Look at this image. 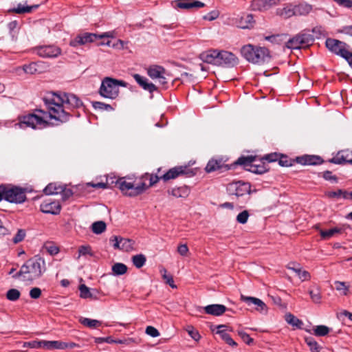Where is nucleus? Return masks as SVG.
I'll return each instance as SVG.
<instances>
[{
    "instance_id": "62",
    "label": "nucleus",
    "mask_w": 352,
    "mask_h": 352,
    "mask_svg": "<svg viewBox=\"0 0 352 352\" xmlns=\"http://www.w3.org/2000/svg\"><path fill=\"white\" fill-rule=\"evenodd\" d=\"M41 295V290L38 287H34L30 291V296L33 299L38 298Z\"/></svg>"
},
{
    "instance_id": "1",
    "label": "nucleus",
    "mask_w": 352,
    "mask_h": 352,
    "mask_svg": "<svg viewBox=\"0 0 352 352\" xmlns=\"http://www.w3.org/2000/svg\"><path fill=\"white\" fill-rule=\"evenodd\" d=\"M47 111L35 109L32 113L20 116L16 124L21 129L31 128L41 129L50 125V120H55L60 122H67L71 111L82 105L81 100L72 94L64 92L53 93L46 100Z\"/></svg>"
},
{
    "instance_id": "3",
    "label": "nucleus",
    "mask_w": 352,
    "mask_h": 352,
    "mask_svg": "<svg viewBox=\"0 0 352 352\" xmlns=\"http://www.w3.org/2000/svg\"><path fill=\"white\" fill-rule=\"evenodd\" d=\"M241 53L248 62L254 64L261 65L268 62L271 58L268 49L264 47L254 46L252 44L243 46Z\"/></svg>"
},
{
    "instance_id": "33",
    "label": "nucleus",
    "mask_w": 352,
    "mask_h": 352,
    "mask_svg": "<svg viewBox=\"0 0 352 352\" xmlns=\"http://www.w3.org/2000/svg\"><path fill=\"white\" fill-rule=\"evenodd\" d=\"M306 344L309 346L311 352H320L321 346L318 343L311 337H307L305 339Z\"/></svg>"
},
{
    "instance_id": "38",
    "label": "nucleus",
    "mask_w": 352,
    "mask_h": 352,
    "mask_svg": "<svg viewBox=\"0 0 352 352\" xmlns=\"http://www.w3.org/2000/svg\"><path fill=\"white\" fill-rule=\"evenodd\" d=\"M43 251H45L50 255H56L58 253V248L52 242H47L43 245Z\"/></svg>"
},
{
    "instance_id": "30",
    "label": "nucleus",
    "mask_w": 352,
    "mask_h": 352,
    "mask_svg": "<svg viewBox=\"0 0 352 352\" xmlns=\"http://www.w3.org/2000/svg\"><path fill=\"white\" fill-rule=\"evenodd\" d=\"M343 230L341 228L335 227L327 230H320V234L322 239L328 240L338 234H341Z\"/></svg>"
},
{
    "instance_id": "4",
    "label": "nucleus",
    "mask_w": 352,
    "mask_h": 352,
    "mask_svg": "<svg viewBox=\"0 0 352 352\" xmlns=\"http://www.w3.org/2000/svg\"><path fill=\"white\" fill-rule=\"evenodd\" d=\"M116 185L124 195L129 197L141 195L147 189L146 184L144 181H139V179L133 181L129 177L118 179Z\"/></svg>"
},
{
    "instance_id": "23",
    "label": "nucleus",
    "mask_w": 352,
    "mask_h": 352,
    "mask_svg": "<svg viewBox=\"0 0 352 352\" xmlns=\"http://www.w3.org/2000/svg\"><path fill=\"white\" fill-rule=\"evenodd\" d=\"M253 16L250 14H243L240 17L236 19V26L241 29H248L253 26L254 24Z\"/></svg>"
},
{
    "instance_id": "2",
    "label": "nucleus",
    "mask_w": 352,
    "mask_h": 352,
    "mask_svg": "<svg viewBox=\"0 0 352 352\" xmlns=\"http://www.w3.org/2000/svg\"><path fill=\"white\" fill-rule=\"evenodd\" d=\"M45 271V263L41 257L34 256L28 260L14 278L22 276L24 280H34L40 278Z\"/></svg>"
},
{
    "instance_id": "46",
    "label": "nucleus",
    "mask_w": 352,
    "mask_h": 352,
    "mask_svg": "<svg viewBox=\"0 0 352 352\" xmlns=\"http://www.w3.org/2000/svg\"><path fill=\"white\" fill-rule=\"evenodd\" d=\"M80 296L82 298H92L93 296L90 289L85 285L82 284L79 286Z\"/></svg>"
},
{
    "instance_id": "50",
    "label": "nucleus",
    "mask_w": 352,
    "mask_h": 352,
    "mask_svg": "<svg viewBox=\"0 0 352 352\" xmlns=\"http://www.w3.org/2000/svg\"><path fill=\"white\" fill-rule=\"evenodd\" d=\"M23 69L26 74H35L37 72L36 64L34 63H32L29 65H25L23 67Z\"/></svg>"
},
{
    "instance_id": "32",
    "label": "nucleus",
    "mask_w": 352,
    "mask_h": 352,
    "mask_svg": "<svg viewBox=\"0 0 352 352\" xmlns=\"http://www.w3.org/2000/svg\"><path fill=\"white\" fill-rule=\"evenodd\" d=\"M160 179V177L156 175L146 173L143 175L140 178H139V181H144L145 182L146 180H148L149 185H146L148 188V187L157 184Z\"/></svg>"
},
{
    "instance_id": "54",
    "label": "nucleus",
    "mask_w": 352,
    "mask_h": 352,
    "mask_svg": "<svg viewBox=\"0 0 352 352\" xmlns=\"http://www.w3.org/2000/svg\"><path fill=\"white\" fill-rule=\"evenodd\" d=\"M25 236V232L23 230H19L12 241L14 243L16 244L21 241H22Z\"/></svg>"
},
{
    "instance_id": "7",
    "label": "nucleus",
    "mask_w": 352,
    "mask_h": 352,
    "mask_svg": "<svg viewBox=\"0 0 352 352\" xmlns=\"http://www.w3.org/2000/svg\"><path fill=\"white\" fill-rule=\"evenodd\" d=\"M4 193V199L16 204H21L25 201L26 199L25 191L18 187L6 186L1 188Z\"/></svg>"
},
{
    "instance_id": "55",
    "label": "nucleus",
    "mask_w": 352,
    "mask_h": 352,
    "mask_svg": "<svg viewBox=\"0 0 352 352\" xmlns=\"http://www.w3.org/2000/svg\"><path fill=\"white\" fill-rule=\"evenodd\" d=\"M219 16V12L218 10H212L208 13L207 14H206L205 16H204V19L211 21L217 19Z\"/></svg>"
},
{
    "instance_id": "61",
    "label": "nucleus",
    "mask_w": 352,
    "mask_h": 352,
    "mask_svg": "<svg viewBox=\"0 0 352 352\" xmlns=\"http://www.w3.org/2000/svg\"><path fill=\"white\" fill-rule=\"evenodd\" d=\"M333 1L341 7L346 8H352V0H333Z\"/></svg>"
},
{
    "instance_id": "14",
    "label": "nucleus",
    "mask_w": 352,
    "mask_h": 352,
    "mask_svg": "<svg viewBox=\"0 0 352 352\" xmlns=\"http://www.w3.org/2000/svg\"><path fill=\"white\" fill-rule=\"evenodd\" d=\"M238 58L232 52L219 51L218 66L233 67L238 64Z\"/></svg>"
},
{
    "instance_id": "26",
    "label": "nucleus",
    "mask_w": 352,
    "mask_h": 352,
    "mask_svg": "<svg viewBox=\"0 0 352 352\" xmlns=\"http://www.w3.org/2000/svg\"><path fill=\"white\" fill-rule=\"evenodd\" d=\"M190 188L186 186L175 187L168 190V193L176 198H186L190 194Z\"/></svg>"
},
{
    "instance_id": "45",
    "label": "nucleus",
    "mask_w": 352,
    "mask_h": 352,
    "mask_svg": "<svg viewBox=\"0 0 352 352\" xmlns=\"http://www.w3.org/2000/svg\"><path fill=\"white\" fill-rule=\"evenodd\" d=\"M21 296L20 292L16 289H10L6 293V298L10 301L17 300Z\"/></svg>"
},
{
    "instance_id": "60",
    "label": "nucleus",
    "mask_w": 352,
    "mask_h": 352,
    "mask_svg": "<svg viewBox=\"0 0 352 352\" xmlns=\"http://www.w3.org/2000/svg\"><path fill=\"white\" fill-rule=\"evenodd\" d=\"M188 248L186 244H181L177 247V252L182 256H186L188 253Z\"/></svg>"
},
{
    "instance_id": "57",
    "label": "nucleus",
    "mask_w": 352,
    "mask_h": 352,
    "mask_svg": "<svg viewBox=\"0 0 352 352\" xmlns=\"http://www.w3.org/2000/svg\"><path fill=\"white\" fill-rule=\"evenodd\" d=\"M238 334L246 344L250 345L251 343L253 342V339L251 338L247 333L243 331H239Z\"/></svg>"
},
{
    "instance_id": "58",
    "label": "nucleus",
    "mask_w": 352,
    "mask_h": 352,
    "mask_svg": "<svg viewBox=\"0 0 352 352\" xmlns=\"http://www.w3.org/2000/svg\"><path fill=\"white\" fill-rule=\"evenodd\" d=\"M23 348L30 347V348H33V349H40L41 348L40 341L34 340V341H31V342H24L23 344Z\"/></svg>"
},
{
    "instance_id": "51",
    "label": "nucleus",
    "mask_w": 352,
    "mask_h": 352,
    "mask_svg": "<svg viewBox=\"0 0 352 352\" xmlns=\"http://www.w3.org/2000/svg\"><path fill=\"white\" fill-rule=\"evenodd\" d=\"M93 107L96 109L110 111L112 110V107L109 104H107L102 102H94Z\"/></svg>"
},
{
    "instance_id": "22",
    "label": "nucleus",
    "mask_w": 352,
    "mask_h": 352,
    "mask_svg": "<svg viewBox=\"0 0 352 352\" xmlns=\"http://www.w3.org/2000/svg\"><path fill=\"white\" fill-rule=\"evenodd\" d=\"M228 170L229 167L228 165L224 164L222 159H211L207 164L205 170L207 173H211L218 170Z\"/></svg>"
},
{
    "instance_id": "63",
    "label": "nucleus",
    "mask_w": 352,
    "mask_h": 352,
    "mask_svg": "<svg viewBox=\"0 0 352 352\" xmlns=\"http://www.w3.org/2000/svg\"><path fill=\"white\" fill-rule=\"evenodd\" d=\"M278 154L276 153H270L265 155L263 158L262 160H265L268 162H273L278 160Z\"/></svg>"
},
{
    "instance_id": "28",
    "label": "nucleus",
    "mask_w": 352,
    "mask_h": 352,
    "mask_svg": "<svg viewBox=\"0 0 352 352\" xmlns=\"http://www.w3.org/2000/svg\"><path fill=\"white\" fill-rule=\"evenodd\" d=\"M297 162L302 165H317L322 163V160L318 156L305 155L298 157Z\"/></svg>"
},
{
    "instance_id": "27",
    "label": "nucleus",
    "mask_w": 352,
    "mask_h": 352,
    "mask_svg": "<svg viewBox=\"0 0 352 352\" xmlns=\"http://www.w3.org/2000/svg\"><path fill=\"white\" fill-rule=\"evenodd\" d=\"M294 9V5L285 4L283 8L276 9V13L284 19H288L295 15Z\"/></svg>"
},
{
    "instance_id": "43",
    "label": "nucleus",
    "mask_w": 352,
    "mask_h": 352,
    "mask_svg": "<svg viewBox=\"0 0 352 352\" xmlns=\"http://www.w3.org/2000/svg\"><path fill=\"white\" fill-rule=\"evenodd\" d=\"M329 332V328L324 325H318L314 329V333L316 336H324Z\"/></svg>"
},
{
    "instance_id": "10",
    "label": "nucleus",
    "mask_w": 352,
    "mask_h": 352,
    "mask_svg": "<svg viewBox=\"0 0 352 352\" xmlns=\"http://www.w3.org/2000/svg\"><path fill=\"white\" fill-rule=\"evenodd\" d=\"M251 186L248 182L241 181L234 182L229 184L227 186V190L230 195L241 197L246 194H250Z\"/></svg>"
},
{
    "instance_id": "41",
    "label": "nucleus",
    "mask_w": 352,
    "mask_h": 352,
    "mask_svg": "<svg viewBox=\"0 0 352 352\" xmlns=\"http://www.w3.org/2000/svg\"><path fill=\"white\" fill-rule=\"evenodd\" d=\"M94 233L99 234L106 230V223L102 221L94 222L91 226Z\"/></svg>"
},
{
    "instance_id": "34",
    "label": "nucleus",
    "mask_w": 352,
    "mask_h": 352,
    "mask_svg": "<svg viewBox=\"0 0 352 352\" xmlns=\"http://www.w3.org/2000/svg\"><path fill=\"white\" fill-rule=\"evenodd\" d=\"M127 271V267L121 263H117L112 266L113 274L116 276L123 275Z\"/></svg>"
},
{
    "instance_id": "17",
    "label": "nucleus",
    "mask_w": 352,
    "mask_h": 352,
    "mask_svg": "<svg viewBox=\"0 0 352 352\" xmlns=\"http://www.w3.org/2000/svg\"><path fill=\"white\" fill-rule=\"evenodd\" d=\"M241 300L246 302L248 305H250L252 304L256 306L255 309L257 311H259L261 313H266L267 311V305L264 302H263L259 298L251 296H245L241 294Z\"/></svg>"
},
{
    "instance_id": "20",
    "label": "nucleus",
    "mask_w": 352,
    "mask_h": 352,
    "mask_svg": "<svg viewBox=\"0 0 352 352\" xmlns=\"http://www.w3.org/2000/svg\"><path fill=\"white\" fill-rule=\"evenodd\" d=\"M133 77L136 82L144 90L148 91L150 93H153L157 90L156 85L153 82H150L146 78L138 74H133Z\"/></svg>"
},
{
    "instance_id": "15",
    "label": "nucleus",
    "mask_w": 352,
    "mask_h": 352,
    "mask_svg": "<svg viewBox=\"0 0 352 352\" xmlns=\"http://www.w3.org/2000/svg\"><path fill=\"white\" fill-rule=\"evenodd\" d=\"M96 39H98L97 34L85 32L78 34L74 38L72 39L69 45L72 47H77L88 43H92Z\"/></svg>"
},
{
    "instance_id": "64",
    "label": "nucleus",
    "mask_w": 352,
    "mask_h": 352,
    "mask_svg": "<svg viewBox=\"0 0 352 352\" xmlns=\"http://www.w3.org/2000/svg\"><path fill=\"white\" fill-rule=\"evenodd\" d=\"M298 276L299 278H300L302 281L309 280L311 277L309 273L305 270H300L298 272Z\"/></svg>"
},
{
    "instance_id": "25",
    "label": "nucleus",
    "mask_w": 352,
    "mask_h": 352,
    "mask_svg": "<svg viewBox=\"0 0 352 352\" xmlns=\"http://www.w3.org/2000/svg\"><path fill=\"white\" fill-rule=\"evenodd\" d=\"M204 309L208 314L219 316L226 312L227 308L223 305L213 304L206 306Z\"/></svg>"
},
{
    "instance_id": "19",
    "label": "nucleus",
    "mask_w": 352,
    "mask_h": 352,
    "mask_svg": "<svg viewBox=\"0 0 352 352\" xmlns=\"http://www.w3.org/2000/svg\"><path fill=\"white\" fill-rule=\"evenodd\" d=\"M204 6V3L197 0H177L175 1V6L180 9H198Z\"/></svg>"
},
{
    "instance_id": "8",
    "label": "nucleus",
    "mask_w": 352,
    "mask_h": 352,
    "mask_svg": "<svg viewBox=\"0 0 352 352\" xmlns=\"http://www.w3.org/2000/svg\"><path fill=\"white\" fill-rule=\"evenodd\" d=\"M252 157H241L235 162L236 164L243 166L252 173L256 174H263L267 171L264 162L261 161L259 164H254Z\"/></svg>"
},
{
    "instance_id": "9",
    "label": "nucleus",
    "mask_w": 352,
    "mask_h": 352,
    "mask_svg": "<svg viewBox=\"0 0 352 352\" xmlns=\"http://www.w3.org/2000/svg\"><path fill=\"white\" fill-rule=\"evenodd\" d=\"M325 44L329 51L342 58H344L349 52V46L345 43L337 39L327 38Z\"/></svg>"
},
{
    "instance_id": "11",
    "label": "nucleus",
    "mask_w": 352,
    "mask_h": 352,
    "mask_svg": "<svg viewBox=\"0 0 352 352\" xmlns=\"http://www.w3.org/2000/svg\"><path fill=\"white\" fill-rule=\"evenodd\" d=\"M37 55L42 58H53L61 54V49L54 45L38 46L35 48Z\"/></svg>"
},
{
    "instance_id": "16",
    "label": "nucleus",
    "mask_w": 352,
    "mask_h": 352,
    "mask_svg": "<svg viewBox=\"0 0 352 352\" xmlns=\"http://www.w3.org/2000/svg\"><path fill=\"white\" fill-rule=\"evenodd\" d=\"M310 41L309 36L307 34H298L289 39L286 44L288 48L300 49L304 45H308Z\"/></svg>"
},
{
    "instance_id": "31",
    "label": "nucleus",
    "mask_w": 352,
    "mask_h": 352,
    "mask_svg": "<svg viewBox=\"0 0 352 352\" xmlns=\"http://www.w3.org/2000/svg\"><path fill=\"white\" fill-rule=\"evenodd\" d=\"M295 15H307L312 10V6L306 3L294 5Z\"/></svg>"
},
{
    "instance_id": "5",
    "label": "nucleus",
    "mask_w": 352,
    "mask_h": 352,
    "mask_svg": "<svg viewBox=\"0 0 352 352\" xmlns=\"http://www.w3.org/2000/svg\"><path fill=\"white\" fill-rule=\"evenodd\" d=\"M126 86L127 83L124 80L106 77L102 81L99 93L105 98L113 100L119 95V87H126Z\"/></svg>"
},
{
    "instance_id": "29",
    "label": "nucleus",
    "mask_w": 352,
    "mask_h": 352,
    "mask_svg": "<svg viewBox=\"0 0 352 352\" xmlns=\"http://www.w3.org/2000/svg\"><path fill=\"white\" fill-rule=\"evenodd\" d=\"M64 186L56 183H50L45 188L44 192L47 195L62 193Z\"/></svg>"
},
{
    "instance_id": "13",
    "label": "nucleus",
    "mask_w": 352,
    "mask_h": 352,
    "mask_svg": "<svg viewBox=\"0 0 352 352\" xmlns=\"http://www.w3.org/2000/svg\"><path fill=\"white\" fill-rule=\"evenodd\" d=\"M40 209L43 213L58 214L60 212L61 206L59 201L47 199L42 202Z\"/></svg>"
},
{
    "instance_id": "35",
    "label": "nucleus",
    "mask_w": 352,
    "mask_h": 352,
    "mask_svg": "<svg viewBox=\"0 0 352 352\" xmlns=\"http://www.w3.org/2000/svg\"><path fill=\"white\" fill-rule=\"evenodd\" d=\"M82 324L89 328H96L101 325V322L98 320L82 318L80 320Z\"/></svg>"
},
{
    "instance_id": "49",
    "label": "nucleus",
    "mask_w": 352,
    "mask_h": 352,
    "mask_svg": "<svg viewBox=\"0 0 352 352\" xmlns=\"http://www.w3.org/2000/svg\"><path fill=\"white\" fill-rule=\"evenodd\" d=\"M249 216H250V214H249L248 211V210H243V212H240L236 216V221L239 223L244 224V223H245L248 221Z\"/></svg>"
},
{
    "instance_id": "39",
    "label": "nucleus",
    "mask_w": 352,
    "mask_h": 352,
    "mask_svg": "<svg viewBox=\"0 0 352 352\" xmlns=\"http://www.w3.org/2000/svg\"><path fill=\"white\" fill-rule=\"evenodd\" d=\"M78 254L76 257V259H80L81 256H92L94 255L91 248L89 245H81L78 248Z\"/></svg>"
},
{
    "instance_id": "52",
    "label": "nucleus",
    "mask_w": 352,
    "mask_h": 352,
    "mask_svg": "<svg viewBox=\"0 0 352 352\" xmlns=\"http://www.w3.org/2000/svg\"><path fill=\"white\" fill-rule=\"evenodd\" d=\"M51 349H65L68 348L69 344L66 342H60V341H51Z\"/></svg>"
},
{
    "instance_id": "18",
    "label": "nucleus",
    "mask_w": 352,
    "mask_h": 352,
    "mask_svg": "<svg viewBox=\"0 0 352 352\" xmlns=\"http://www.w3.org/2000/svg\"><path fill=\"white\" fill-rule=\"evenodd\" d=\"M188 173V169L187 166H176L170 168L168 172L164 174L161 178L164 181L169 179H175L179 175H187Z\"/></svg>"
},
{
    "instance_id": "40",
    "label": "nucleus",
    "mask_w": 352,
    "mask_h": 352,
    "mask_svg": "<svg viewBox=\"0 0 352 352\" xmlns=\"http://www.w3.org/2000/svg\"><path fill=\"white\" fill-rule=\"evenodd\" d=\"M146 258L144 254H140L133 256L132 261L137 268L142 267L146 263Z\"/></svg>"
},
{
    "instance_id": "6",
    "label": "nucleus",
    "mask_w": 352,
    "mask_h": 352,
    "mask_svg": "<svg viewBox=\"0 0 352 352\" xmlns=\"http://www.w3.org/2000/svg\"><path fill=\"white\" fill-rule=\"evenodd\" d=\"M147 75L156 82L165 87L169 80L168 72L162 66L153 65L146 69Z\"/></svg>"
},
{
    "instance_id": "37",
    "label": "nucleus",
    "mask_w": 352,
    "mask_h": 352,
    "mask_svg": "<svg viewBox=\"0 0 352 352\" xmlns=\"http://www.w3.org/2000/svg\"><path fill=\"white\" fill-rule=\"evenodd\" d=\"M334 285L336 290L340 292V294L344 296L348 295L349 292V287L346 285L345 282L336 281Z\"/></svg>"
},
{
    "instance_id": "47",
    "label": "nucleus",
    "mask_w": 352,
    "mask_h": 352,
    "mask_svg": "<svg viewBox=\"0 0 352 352\" xmlns=\"http://www.w3.org/2000/svg\"><path fill=\"white\" fill-rule=\"evenodd\" d=\"M345 193H347V191L342 190L339 189L336 191H328L325 192V195L329 198H340L342 197L344 199Z\"/></svg>"
},
{
    "instance_id": "24",
    "label": "nucleus",
    "mask_w": 352,
    "mask_h": 352,
    "mask_svg": "<svg viewBox=\"0 0 352 352\" xmlns=\"http://www.w3.org/2000/svg\"><path fill=\"white\" fill-rule=\"evenodd\" d=\"M278 3H279L278 0H254L252 7L254 10H266Z\"/></svg>"
},
{
    "instance_id": "21",
    "label": "nucleus",
    "mask_w": 352,
    "mask_h": 352,
    "mask_svg": "<svg viewBox=\"0 0 352 352\" xmlns=\"http://www.w3.org/2000/svg\"><path fill=\"white\" fill-rule=\"evenodd\" d=\"M219 51L210 50L201 54V59L207 63L218 65Z\"/></svg>"
},
{
    "instance_id": "36",
    "label": "nucleus",
    "mask_w": 352,
    "mask_h": 352,
    "mask_svg": "<svg viewBox=\"0 0 352 352\" xmlns=\"http://www.w3.org/2000/svg\"><path fill=\"white\" fill-rule=\"evenodd\" d=\"M285 320L288 324L298 328H300L302 324V322L292 314L285 315Z\"/></svg>"
},
{
    "instance_id": "59",
    "label": "nucleus",
    "mask_w": 352,
    "mask_h": 352,
    "mask_svg": "<svg viewBox=\"0 0 352 352\" xmlns=\"http://www.w3.org/2000/svg\"><path fill=\"white\" fill-rule=\"evenodd\" d=\"M309 295H310V297L311 298V300L316 302V303H319L320 302V299H321V296H320V294L318 291H316V292H314L313 290H310L309 292Z\"/></svg>"
},
{
    "instance_id": "12",
    "label": "nucleus",
    "mask_w": 352,
    "mask_h": 352,
    "mask_svg": "<svg viewBox=\"0 0 352 352\" xmlns=\"http://www.w3.org/2000/svg\"><path fill=\"white\" fill-rule=\"evenodd\" d=\"M110 241L113 243L114 249L125 252L134 250L135 241L131 239L114 236L111 238Z\"/></svg>"
},
{
    "instance_id": "56",
    "label": "nucleus",
    "mask_w": 352,
    "mask_h": 352,
    "mask_svg": "<svg viewBox=\"0 0 352 352\" xmlns=\"http://www.w3.org/2000/svg\"><path fill=\"white\" fill-rule=\"evenodd\" d=\"M146 333L153 338H156L160 336V332L158 331V330L152 326H148L146 327Z\"/></svg>"
},
{
    "instance_id": "48",
    "label": "nucleus",
    "mask_w": 352,
    "mask_h": 352,
    "mask_svg": "<svg viewBox=\"0 0 352 352\" xmlns=\"http://www.w3.org/2000/svg\"><path fill=\"white\" fill-rule=\"evenodd\" d=\"M219 335L222 340H223L228 344L232 346H236V342L233 340L231 336L226 332L219 331Z\"/></svg>"
},
{
    "instance_id": "44",
    "label": "nucleus",
    "mask_w": 352,
    "mask_h": 352,
    "mask_svg": "<svg viewBox=\"0 0 352 352\" xmlns=\"http://www.w3.org/2000/svg\"><path fill=\"white\" fill-rule=\"evenodd\" d=\"M38 7V5L32 6H23L21 4H19L17 8L13 9V12L18 13V14H22V13H28L32 12V10L34 8H37Z\"/></svg>"
},
{
    "instance_id": "42",
    "label": "nucleus",
    "mask_w": 352,
    "mask_h": 352,
    "mask_svg": "<svg viewBox=\"0 0 352 352\" xmlns=\"http://www.w3.org/2000/svg\"><path fill=\"white\" fill-rule=\"evenodd\" d=\"M160 273L162 275V278L164 281L170 285L172 288H176L177 286L174 283L173 278L171 275L167 274V271L165 268H162L160 270Z\"/></svg>"
},
{
    "instance_id": "53",
    "label": "nucleus",
    "mask_w": 352,
    "mask_h": 352,
    "mask_svg": "<svg viewBox=\"0 0 352 352\" xmlns=\"http://www.w3.org/2000/svg\"><path fill=\"white\" fill-rule=\"evenodd\" d=\"M188 335L195 341H198L201 336L199 335V332L195 330L192 327H188L186 329Z\"/></svg>"
}]
</instances>
